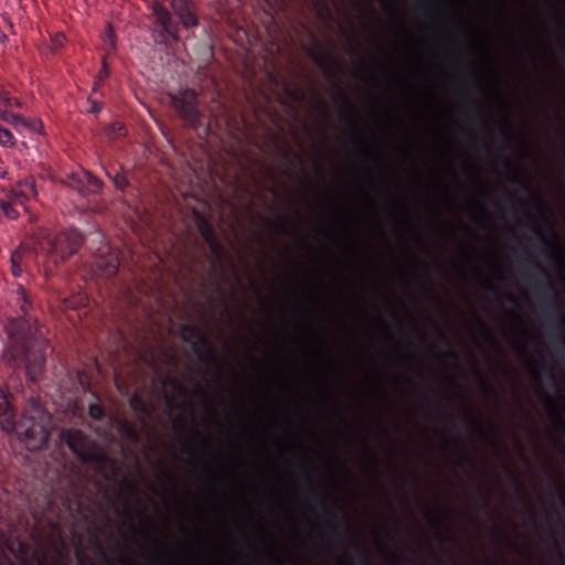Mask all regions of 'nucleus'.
<instances>
[{
  "label": "nucleus",
  "mask_w": 565,
  "mask_h": 565,
  "mask_svg": "<svg viewBox=\"0 0 565 565\" xmlns=\"http://www.w3.org/2000/svg\"><path fill=\"white\" fill-rule=\"evenodd\" d=\"M4 359L15 367H25L26 376L38 382L44 371L49 341L40 334L36 321L28 317L12 319L7 326Z\"/></svg>",
  "instance_id": "f257e3e1"
},
{
  "label": "nucleus",
  "mask_w": 565,
  "mask_h": 565,
  "mask_svg": "<svg viewBox=\"0 0 565 565\" xmlns=\"http://www.w3.org/2000/svg\"><path fill=\"white\" fill-rule=\"evenodd\" d=\"M531 270L522 268L523 278L529 281L541 303L542 312L547 321L557 318L556 327L565 329V320L562 317V308L557 290L553 284L548 270L536 259H530Z\"/></svg>",
  "instance_id": "f03ea898"
},
{
  "label": "nucleus",
  "mask_w": 565,
  "mask_h": 565,
  "mask_svg": "<svg viewBox=\"0 0 565 565\" xmlns=\"http://www.w3.org/2000/svg\"><path fill=\"white\" fill-rule=\"evenodd\" d=\"M49 424L50 415L36 405L31 412L25 411L22 414L20 420L15 422L13 431L21 436L30 450H39L49 441Z\"/></svg>",
  "instance_id": "7ed1b4c3"
},
{
  "label": "nucleus",
  "mask_w": 565,
  "mask_h": 565,
  "mask_svg": "<svg viewBox=\"0 0 565 565\" xmlns=\"http://www.w3.org/2000/svg\"><path fill=\"white\" fill-rule=\"evenodd\" d=\"M61 439L82 462L93 463L99 471L114 463L111 458L79 429H64Z\"/></svg>",
  "instance_id": "20e7f679"
},
{
  "label": "nucleus",
  "mask_w": 565,
  "mask_h": 565,
  "mask_svg": "<svg viewBox=\"0 0 565 565\" xmlns=\"http://www.w3.org/2000/svg\"><path fill=\"white\" fill-rule=\"evenodd\" d=\"M181 338L191 345L192 352L198 361L212 369L217 377L221 376V365L213 344L199 326L183 324L181 327Z\"/></svg>",
  "instance_id": "39448f33"
},
{
  "label": "nucleus",
  "mask_w": 565,
  "mask_h": 565,
  "mask_svg": "<svg viewBox=\"0 0 565 565\" xmlns=\"http://www.w3.org/2000/svg\"><path fill=\"white\" fill-rule=\"evenodd\" d=\"M83 242V235L77 230L70 228L49 238L41 248L46 250L50 262L58 265L76 254Z\"/></svg>",
  "instance_id": "423d86ee"
},
{
  "label": "nucleus",
  "mask_w": 565,
  "mask_h": 565,
  "mask_svg": "<svg viewBox=\"0 0 565 565\" xmlns=\"http://www.w3.org/2000/svg\"><path fill=\"white\" fill-rule=\"evenodd\" d=\"M171 103L186 127L196 130L202 126L199 95L194 89L185 88L171 95Z\"/></svg>",
  "instance_id": "0eeeda50"
},
{
  "label": "nucleus",
  "mask_w": 565,
  "mask_h": 565,
  "mask_svg": "<svg viewBox=\"0 0 565 565\" xmlns=\"http://www.w3.org/2000/svg\"><path fill=\"white\" fill-rule=\"evenodd\" d=\"M156 22L161 26V36H169L174 41L179 40V22L162 4L156 2L152 8Z\"/></svg>",
  "instance_id": "6e6552de"
},
{
  "label": "nucleus",
  "mask_w": 565,
  "mask_h": 565,
  "mask_svg": "<svg viewBox=\"0 0 565 565\" xmlns=\"http://www.w3.org/2000/svg\"><path fill=\"white\" fill-rule=\"evenodd\" d=\"M307 54L310 60L328 75H332L334 67L338 66V61L333 58L318 41H315L313 44L307 49Z\"/></svg>",
  "instance_id": "1a4fd4ad"
},
{
  "label": "nucleus",
  "mask_w": 565,
  "mask_h": 565,
  "mask_svg": "<svg viewBox=\"0 0 565 565\" xmlns=\"http://www.w3.org/2000/svg\"><path fill=\"white\" fill-rule=\"evenodd\" d=\"M94 265L96 270L102 276L106 278L114 277L120 266L118 253L107 246L106 250L100 252V254L96 257Z\"/></svg>",
  "instance_id": "9d476101"
},
{
  "label": "nucleus",
  "mask_w": 565,
  "mask_h": 565,
  "mask_svg": "<svg viewBox=\"0 0 565 565\" xmlns=\"http://www.w3.org/2000/svg\"><path fill=\"white\" fill-rule=\"evenodd\" d=\"M11 394L0 387V427L8 433L15 428V408L10 401Z\"/></svg>",
  "instance_id": "9b49d317"
},
{
  "label": "nucleus",
  "mask_w": 565,
  "mask_h": 565,
  "mask_svg": "<svg viewBox=\"0 0 565 565\" xmlns=\"http://www.w3.org/2000/svg\"><path fill=\"white\" fill-rule=\"evenodd\" d=\"M70 184L72 188L77 190L79 194L88 196L99 192L103 182L98 178L94 177L92 173L84 172L83 175L73 174L71 177Z\"/></svg>",
  "instance_id": "f8f14e48"
},
{
  "label": "nucleus",
  "mask_w": 565,
  "mask_h": 565,
  "mask_svg": "<svg viewBox=\"0 0 565 565\" xmlns=\"http://www.w3.org/2000/svg\"><path fill=\"white\" fill-rule=\"evenodd\" d=\"M171 7L178 20L185 29L196 26L199 23L194 4L190 0H172Z\"/></svg>",
  "instance_id": "ddd939ff"
},
{
  "label": "nucleus",
  "mask_w": 565,
  "mask_h": 565,
  "mask_svg": "<svg viewBox=\"0 0 565 565\" xmlns=\"http://www.w3.org/2000/svg\"><path fill=\"white\" fill-rule=\"evenodd\" d=\"M36 195V190L33 181H24L19 184V189L11 191L8 199L13 205L24 206L25 203Z\"/></svg>",
  "instance_id": "4468645a"
},
{
  "label": "nucleus",
  "mask_w": 565,
  "mask_h": 565,
  "mask_svg": "<svg viewBox=\"0 0 565 565\" xmlns=\"http://www.w3.org/2000/svg\"><path fill=\"white\" fill-rule=\"evenodd\" d=\"M426 17L434 21L444 23V13L441 7V0H427L426 1Z\"/></svg>",
  "instance_id": "2eb2a0df"
},
{
  "label": "nucleus",
  "mask_w": 565,
  "mask_h": 565,
  "mask_svg": "<svg viewBox=\"0 0 565 565\" xmlns=\"http://www.w3.org/2000/svg\"><path fill=\"white\" fill-rule=\"evenodd\" d=\"M454 447L460 457V466H463L465 463L470 466L475 465V458L470 455L467 444L461 437L454 440Z\"/></svg>",
  "instance_id": "dca6fc26"
},
{
  "label": "nucleus",
  "mask_w": 565,
  "mask_h": 565,
  "mask_svg": "<svg viewBox=\"0 0 565 565\" xmlns=\"http://www.w3.org/2000/svg\"><path fill=\"white\" fill-rule=\"evenodd\" d=\"M11 108H2L0 109V119L9 125H11L14 129L20 130V125L24 124V117L18 114H13L10 111Z\"/></svg>",
  "instance_id": "f3484780"
},
{
  "label": "nucleus",
  "mask_w": 565,
  "mask_h": 565,
  "mask_svg": "<svg viewBox=\"0 0 565 565\" xmlns=\"http://www.w3.org/2000/svg\"><path fill=\"white\" fill-rule=\"evenodd\" d=\"M310 493L311 495L319 500L320 504L324 508V511L327 513V515L332 520V526H331V530H332V533L334 535H339V529L338 526L335 525V519H337V515H335V510L334 508H331V507H327L326 505V501L321 498V495L313 489V487L310 484Z\"/></svg>",
  "instance_id": "a211bd4d"
},
{
  "label": "nucleus",
  "mask_w": 565,
  "mask_h": 565,
  "mask_svg": "<svg viewBox=\"0 0 565 565\" xmlns=\"http://www.w3.org/2000/svg\"><path fill=\"white\" fill-rule=\"evenodd\" d=\"M199 232L206 244L216 238L213 225L202 216L199 220Z\"/></svg>",
  "instance_id": "6ab92c4d"
},
{
  "label": "nucleus",
  "mask_w": 565,
  "mask_h": 565,
  "mask_svg": "<svg viewBox=\"0 0 565 565\" xmlns=\"http://www.w3.org/2000/svg\"><path fill=\"white\" fill-rule=\"evenodd\" d=\"M443 339L445 345L447 347V350L441 354L445 362L451 363L454 366H459L461 362L459 353L452 349L450 341L446 337H443Z\"/></svg>",
  "instance_id": "aec40b11"
},
{
  "label": "nucleus",
  "mask_w": 565,
  "mask_h": 565,
  "mask_svg": "<svg viewBox=\"0 0 565 565\" xmlns=\"http://www.w3.org/2000/svg\"><path fill=\"white\" fill-rule=\"evenodd\" d=\"M542 395H543L544 405L551 412L555 422L562 427V429L565 430V424L563 423V420L561 418L559 411H558V407H557L555 401L545 392Z\"/></svg>",
  "instance_id": "412c9836"
},
{
  "label": "nucleus",
  "mask_w": 565,
  "mask_h": 565,
  "mask_svg": "<svg viewBox=\"0 0 565 565\" xmlns=\"http://www.w3.org/2000/svg\"><path fill=\"white\" fill-rule=\"evenodd\" d=\"M338 96L342 100V103L349 108V111L343 114L344 119L349 122V125L356 129L358 126L353 119L352 111L354 110V106L352 102L349 99V97L342 92L340 87H337Z\"/></svg>",
  "instance_id": "4be33fe9"
},
{
  "label": "nucleus",
  "mask_w": 565,
  "mask_h": 565,
  "mask_svg": "<svg viewBox=\"0 0 565 565\" xmlns=\"http://www.w3.org/2000/svg\"><path fill=\"white\" fill-rule=\"evenodd\" d=\"M107 175L109 179H111L114 181L115 186L120 191H125V189L129 184V181L126 178V175L124 173L119 172V170H115L114 174L111 171H107Z\"/></svg>",
  "instance_id": "5701e85b"
},
{
  "label": "nucleus",
  "mask_w": 565,
  "mask_h": 565,
  "mask_svg": "<svg viewBox=\"0 0 565 565\" xmlns=\"http://www.w3.org/2000/svg\"><path fill=\"white\" fill-rule=\"evenodd\" d=\"M0 207L3 215L9 220H17L20 216V213L17 210V206L13 205L9 200H2L0 202Z\"/></svg>",
  "instance_id": "b1692460"
},
{
  "label": "nucleus",
  "mask_w": 565,
  "mask_h": 565,
  "mask_svg": "<svg viewBox=\"0 0 565 565\" xmlns=\"http://www.w3.org/2000/svg\"><path fill=\"white\" fill-rule=\"evenodd\" d=\"M15 143L17 140L13 134L9 129L0 126V145L7 148H13Z\"/></svg>",
  "instance_id": "393cba45"
},
{
  "label": "nucleus",
  "mask_w": 565,
  "mask_h": 565,
  "mask_svg": "<svg viewBox=\"0 0 565 565\" xmlns=\"http://www.w3.org/2000/svg\"><path fill=\"white\" fill-rule=\"evenodd\" d=\"M18 301H19L21 311L26 316L29 310L31 309V302L26 295V291L22 287L19 289Z\"/></svg>",
  "instance_id": "a878e982"
},
{
  "label": "nucleus",
  "mask_w": 565,
  "mask_h": 565,
  "mask_svg": "<svg viewBox=\"0 0 565 565\" xmlns=\"http://www.w3.org/2000/svg\"><path fill=\"white\" fill-rule=\"evenodd\" d=\"M207 246H209L211 253L213 254V256H215L218 259L224 257L225 249H224L223 245L218 242L217 237L215 239H213L212 242H210L207 244Z\"/></svg>",
  "instance_id": "bb28decb"
},
{
  "label": "nucleus",
  "mask_w": 565,
  "mask_h": 565,
  "mask_svg": "<svg viewBox=\"0 0 565 565\" xmlns=\"http://www.w3.org/2000/svg\"><path fill=\"white\" fill-rule=\"evenodd\" d=\"M130 406L134 411L136 412H139V413H142L145 415H147L149 413V408L148 406L146 405V403L138 396H134L131 399H130Z\"/></svg>",
  "instance_id": "cd10ccee"
},
{
  "label": "nucleus",
  "mask_w": 565,
  "mask_h": 565,
  "mask_svg": "<svg viewBox=\"0 0 565 565\" xmlns=\"http://www.w3.org/2000/svg\"><path fill=\"white\" fill-rule=\"evenodd\" d=\"M24 124L20 125L21 128H25L30 131H40L42 128V121L40 119H28L24 118Z\"/></svg>",
  "instance_id": "c85d7f7f"
},
{
  "label": "nucleus",
  "mask_w": 565,
  "mask_h": 565,
  "mask_svg": "<svg viewBox=\"0 0 565 565\" xmlns=\"http://www.w3.org/2000/svg\"><path fill=\"white\" fill-rule=\"evenodd\" d=\"M88 414L93 419L102 420L105 417V411L100 405L92 404L88 409Z\"/></svg>",
  "instance_id": "c756f323"
},
{
  "label": "nucleus",
  "mask_w": 565,
  "mask_h": 565,
  "mask_svg": "<svg viewBox=\"0 0 565 565\" xmlns=\"http://www.w3.org/2000/svg\"><path fill=\"white\" fill-rule=\"evenodd\" d=\"M122 434L125 435V437H127L128 439L134 440V441L138 440V438H139L136 427L129 423H126L122 426Z\"/></svg>",
  "instance_id": "7c9ffc66"
},
{
  "label": "nucleus",
  "mask_w": 565,
  "mask_h": 565,
  "mask_svg": "<svg viewBox=\"0 0 565 565\" xmlns=\"http://www.w3.org/2000/svg\"><path fill=\"white\" fill-rule=\"evenodd\" d=\"M0 106L12 108V96L4 88H0Z\"/></svg>",
  "instance_id": "2f4dec72"
},
{
  "label": "nucleus",
  "mask_w": 565,
  "mask_h": 565,
  "mask_svg": "<svg viewBox=\"0 0 565 565\" xmlns=\"http://www.w3.org/2000/svg\"><path fill=\"white\" fill-rule=\"evenodd\" d=\"M26 247L20 246L11 254V263L22 264L24 255L26 253Z\"/></svg>",
  "instance_id": "473e14b6"
},
{
  "label": "nucleus",
  "mask_w": 565,
  "mask_h": 565,
  "mask_svg": "<svg viewBox=\"0 0 565 565\" xmlns=\"http://www.w3.org/2000/svg\"><path fill=\"white\" fill-rule=\"evenodd\" d=\"M108 135L111 137L125 135V126L118 121L113 122L109 127Z\"/></svg>",
  "instance_id": "72a5a7b5"
},
{
  "label": "nucleus",
  "mask_w": 565,
  "mask_h": 565,
  "mask_svg": "<svg viewBox=\"0 0 565 565\" xmlns=\"http://www.w3.org/2000/svg\"><path fill=\"white\" fill-rule=\"evenodd\" d=\"M552 541H553V545H554V551H555V553H556V555H557V557H558V559L561 562V565H564L563 564L564 553H563V550H562V547L559 545V542H558L556 535L552 534Z\"/></svg>",
  "instance_id": "f704fd0d"
},
{
  "label": "nucleus",
  "mask_w": 565,
  "mask_h": 565,
  "mask_svg": "<svg viewBox=\"0 0 565 565\" xmlns=\"http://www.w3.org/2000/svg\"><path fill=\"white\" fill-rule=\"evenodd\" d=\"M533 231L546 248H552V243L546 238V236L544 235L543 231L540 227L534 226Z\"/></svg>",
  "instance_id": "c9c22d12"
},
{
  "label": "nucleus",
  "mask_w": 565,
  "mask_h": 565,
  "mask_svg": "<svg viewBox=\"0 0 565 565\" xmlns=\"http://www.w3.org/2000/svg\"><path fill=\"white\" fill-rule=\"evenodd\" d=\"M104 42L109 44L113 49L115 47V33L110 25H108V29L104 34Z\"/></svg>",
  "instance_id": "e433bc0d"
},
{
  "label": "nucleus",
  "mask_w": 565,
  "mask_h": 565,
  "mask_svg": "<svg viewBox=\"0 0 565 565\" xmlns=\"http://www.w3.org/2000/svg\"><path fill=\"white\" fill-rule=\"evenodd\" d=\"M85 300H86V298L83 296H79L78 301L67 299V300H65V308L76 310L77 306L84 303Z\"/></svg>",
  "instance_id": "4c0bfd02"
},
{
  "label": "nucleus",
  "mask_w": 565,
  "mask_h": 565,
  "mask_svg": "<svg viewBox=\"0 0 565 565\" xmlns=\"http://www.w3.org/2000/svg\"><path fill=\"white\" fill-rule=\"evenodd\" d=\"M354 551L358 553L359 556V563L358 565H372L367 557L360 551V548L356 545H353Z\"/></svg>",
  "instance_id": "58836bf2"
},
{
  "label": "nucleus",
  "mask_w": 565,
  "mask_h": 565,
  "mask_svg": "<svg viewBox=\"0 0 565 565\" xmlns=\"http://www.w3.org/2000/svg\"><path fill=\"white\" fill-rule=\"evenodd\" d=\"M502 131L509 139H512L514 137L513 127L508 120L504 121Z\"/></svg>",
  "instance_id": "ea45409f"
},
{
  "label": "nucleus",
  "mask_w": 565,
  "mask_h": 565,
  "mask_svg": "<svg viewBox=\"0 0 565 565\" xmlns=\"http://www.w3.org/2000/svg\"><path fill=\"white\" fill-rule=\"evenodd\" d=\"M11 273L14 277H20L23 273L22 264L11 263Z\"/></svg>",
  "instance_id": "a19ab883"
},
{
  "label": "nucleus",
  "mask_w": 565,
  "mask_h": 565,
  "mask_svg": "<svg viewBox=\"0 0 565 565\" xmlns=\"http://www.w3.org/2000/svg\"><path fill=\"white\" fill-rule=\"evenodd\" d=\"M479 324H480V327H481L482 331L486 333L487 338H488L491 342L497 343V341H495V339H494V337H493L492 332L490 331V329H489V328H488V327H487L482 321H479Z\"/></svg>",
  "instance_id": "79ce46f5"
},
{
  "label": "nucleus",
  "mask_w": 565,
  "mask_h": 565,
  "mask_svg": "<svg viewBox=\"0 0 565 565\" xmlns=\"http://www.w3.org/2000/svg\"><path fill=\"white\" fill-rule=\"evenodd\" d=\"M545 376L546 379L553 384V385H556L557 384V380H556V376L553 372L552 369L547 367L545 369Z\"/></svg>",
  "instance_id": "37998d69"
},
{
  "label": "nucleus",
  "mask_w": 565,
  "mask_h": 565,
  "mask_svg": "<svg viewBox=\"0 0 565 565\" xmlns=\"http://www.w3.org/2000/svg\"><path fill=\"white\" fill-rule=\"evenodd\" d=\"M477 376H478V379H479V381H480L481 386H482L487 392H489V391H490V387H489V385H488L487 381L484 380L483 375H482L479 371L477 372Z\"/></svg>",
  "instance_id": "c03bdc74"
},
{
  "label": "nucleus",
  "mask_w": 565,
  "mask_h": 565,
  "mask_svg": "<svg viewBox=\"0 0 565 565\" xmlns=\"http://www.w3.org/2000/svg\"><path fill=\"white\" fill-rule=\"evenodd\" d=\"M0 565H15L14 562L9 557L7 556L6 554H3L1 557H0Z\"/></svg>",
  "instance_id": "a18cd8bd"
},
{
  "label": "nucleus",
  "mask_w": 565,
  "mask_h": 565,
  "mask_svg": "<svg viewBox=\"0 0 565 565\" xmlns=\"http://www.w3.org/2000/svg\"><path fill=\"white\" fill-rule=\"evenodd\" d=\"M511 182L521 185L525 190H529V188L515 175L511 178Z\"/></svg>",
  "instance_id": "49530a36"
},
{
  "label": "nucleus",
  "mask_w": 565,
  "mask_h": 565,
  "mask_svg": "<svg viewBox=\"0 0 565 565\" xmlns=\"http://www.w3.org/2000/svg\"><path fill=\"white\" fill-rule=\"evenodd\" d=\"M497 533H498V534H499V535H500L504 541L509 542L512 546L516 547V545H515L514 543H512V542H511L510 537H509L505 533L501 532L500 530H497Z\"/></svg>",
  "instance_id": "de8ad7c7"
},
{
  "label": "nucleus",
  "mask_w": 565,
  "mask_h": 565,
  "mask_svg": "<svg viewBox=\"0 0 565 565\" xmlns=\"http://www.w3.org/2000/svg\"><path fill=\"white\" fill-rule=\"evenodd\" d=\"M15 107V108H22L23 107V103L15 98V97H12V108Z\"/></svg>",
  "instance_id": "09e8293b"
},
{
  "label": "nucleus",
  "mask_w": 565,
  "mask_h": 565,
  "mask_svg": "<svg viewBox=\"0 0 565 565\" xmlns=\"http://www.w3.org/2000/svg\"><path fill=\"white\" fill-rule=\"evenodd\" d=\"M484 288H486V290H487V291H490V292H492V294H495V292L498 291V290H497V288H495V286H494V285H492V284H486V285H484Z\"/></svg>",
  "instance_id": "8fccbe9b"
},
{
  "label": "nucleus",
  "mask_w": 565,
  "mask_h": 565,
  "mask_svg": "<svg viewBox=\"0 0 565 565\" xmlns=\"http://www.w3.org/2000/svg\"><path fill=\"white\" fill-rule=\"evenodd\" d=\"M532 375H533V379H534L535 381H537V382H539V381L541 380V374H540V372H539V370H537L536 367H533V369H532Z\"/></svg>",
  "instance_id": "3c124183"
},
{
  "label": "nucleus",
  "mask_w": 565,
  "mask_h": 565,
  "mask_svg": "<svg viewBox=\"0 0 565 565\" xmlns=\"http://www.w3.org/2000/svg\"><path fill=\"white\" fill-rule=\"evenodd\" d=\"M100 109H102V107H100V105L98 103H96V102L93 103V106H92V109H90L92 113L97 114V113L100 111Z\"/></svg>",
  "instance_id": "603ef678"
},
{
  "label": "nucleus",
  "mask_w": 565,
  "mask_h": 565,
  "mask_svg": "<svg viewBox=\"0 0 565 565\" xmlns=\"http://www.w3.org/2000/svg\"><path fill=\"white\" fill-rule=\"evenodd\" d=\"M7 178H8V171L4 168L0 167V179L4 180Z\"/></svg>",
  "instance_id": "864d4df0"
},
{
  "label": "nucleus",
  "mask_w": 565,
  "mask_h": 565,
  "mask_svg": "<svg viewBox=\"0 0 565 565\" xmlns=\"http://www.w3.org/2000/svg\"><path fill=\"white\" fill-rule=\"evenodd\" d=\"M63 39L64 36L63 35H57L56 39H55V44L56 46H62L63 45Z\"/></svg>",
  "instance_id": "5fc2aeb1"
},
{
  "label": "nucleus",
  "mask_w": 565,
  "mask_h": 565,
  "mask_svg": "<svg viewBox=\"0 0 565 565\" xmlns=\"http://www.w3.org/2000/svg\"><path fill=\"white\" fill-rule=\"evenodd\" d=\"M537 206L540 210L551 212L550 209L542 201H537Z\"/></svg>",
  "instance_id": "6e6d98bb"
},
{
  "label": "nucleus",
  "mask_w": 565,
  "mask_h": 565,
  "mask_svg": "<svg viewBox=\"0 0 565 565\" xmlns=\"http://www.w3.org/2000/svg\"><path fill=\"white\" fill-rule=\"evenodd\" d=\"M177 388L181 394H186L188 391L184 386H182L180 383H177Z\"/></svg>",
  "instance_id": "4d7b16f0"
},
{
  "label": "nucleus",
  "mask_w": 565,
  "mask_h": 565,
  "mask_svg": "<svg viewBox=\"0 0 565 565\" xmlns=\"http://www.w3.org/2000/svg\"><path fill=\"white\" fill-rule=\"evenodd\" d=\"M371 460H372V463L374 465V467L377 468L379 466V459L373 455L371 454Z\"/></svg>",
  "instance_id": "13d9d810"
},
{
  "label": "nucleus",
  "mask_w": 565,
  "mask_h": 565,
  "mask_svg": "<svg viewBox=\"0 0 565 565\" xmlns=\"http://www.w3.org/2000/svg\"><path fill=\"white\" fill-rule=\"evenodd\" d=\"M394 524H395V527H396V532L401 533V531H402L401 522L398 520H395Z\"/></svg>",
  "instance_id": "bf43d9fd"
},
{
  "label": "nucleus",
  "mask_w": 565,
  "mask_h": 565,
  "mask_svg": "<svg viewBox=\"0 0 565 565\" xmlns=\"http://www.w3.org/2000/svg\"><path fill=\"white\" fill-rule=\"evenodd\" d=\"M557 339L559 340V342H561V344H562V348H561V349H562V350H565V335H561V337H558Z\"/></svg>",
  "instance_id": "052dcab7"
},
{
  "label": "nucleus",
  "mask_w": 565,
  "mask_h": 565,
  "mask_svg": "<svg viewBox=\"0 0 565 565\" xmlns=\"http://www.w3.org/2000/svg\"><path fill=\"white\" fill-rule=\"evenodd\" d=\"M503 162H504V166H505L507 168H509V169H513V164H512V162H511L509 159H507V158H505V159L503 160Z\"/></svg>",
  "instance_id": "680f3d73"
},
{
  "label": "nucleus",
  "mask_w": 565,
  "mask_h": 565,
  "mask_svg": "<svg viewBox=\"0 0 565 565\" xmlns=\"http://www.w3.org/2000/svg\"><path fill=\"white\" fill-rule=\"evenodd\" d=\"M469 105H470L473 109H476V108L478 107L477 102H476L473 98H470V99H469Z\"/></svg>",
  "instance_id": "e2e57ef3"
},
{
  "label": "nucleus",
  "mask_w": 565,
  "mask_h": 565,
  "mask_svg": "<svg viewBox=\"0 0 565 565\" xmlns=\"http://www.w3.org/2000/svg\"><path fill=\"white\" fill-rule=\"evenodd\" d=\"M449 420H450V423H451L454 426H456V425H457V417H456V416H454V415H449Z\"/></svg>",
  "instance_id": "0e129e2a"
},
{
  "label": "nucleus",
  "mask_w": 565,
  "mask_h": 565,
  "mask_svg": "<svg viewBox=\"0 0 565 565\" xmlns=\"http://www.w3.org/2000/svg\"><path fill=\"white\" fill-rule=\"evenodd\" d=\"M184 450L188 451L191 455L193 454V449H192V447L190 445H185L184 446Z\"/></svg>",
  "instance_id": "69168bd1"
},
{
  "label": "nucleus",
  "mask_w": 565,
  "mask_h": 565,
  "mask_svg": "<svg viewBox=\"0 0 565 565\" xmlns=\"http://www.w3.org/2000/svg\"><path fill=\"white\" fill-rule=\"evenodd\" d=\"M278 226L282 233H287V226L285 224H279Z\"/></svg>",
  "instance_id": "338daca9"
},
{
  "label": "nucleus",
  "mask_w": 565,
  "mask_h": 565,
  "mask_svg": "<svg viewBox=\"0 0 565 565\" xmlns=\"http://www.w3.org/2000/svg\"><path fill=\"white\" fill-rule=\"evenodd\" d=\"M466 118L467 120L472 121L475 117L470 113H467Z\"/></svg>",
  "instance_id": "774afa93"
}]
</instances>
